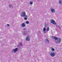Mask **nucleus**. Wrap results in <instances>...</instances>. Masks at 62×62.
Returning a JSON list of instances; mask_svg holds the SVG:
<instances>
[{
	"mask_svg": "<svg viewBox=\"0 0 62 62\" xmlns=\"http://www.w3.org/2000/svg\"><path fill=\"white\" fill-rule=\"evenodd\" d=\"M54 39H55L56 40H57V42H55L56 43H59L61 41V38H58L57 37H56L55 36L54 37Z\"/></svg>",
	"mask_w": 62,
	"mask_h": 62,
	"instance_id": "obj_1",
	"label": "nucleus"
},
{
	"mask_svg": "<svg viewBox=\"0 0 62 62\" xmlns=\"http://www.w3.org/2000/svg\"><path fill=\"white\" fill-rule=\"evenodd\" d=\"M21 16L22 17H28V16L26 15L25 12H23L22 13Z\"/></svg>",
	"mask_w": 62,
	"mask_h": 62,
	"instance_id": "obj_2",
	"label": "nucleus"
},
{
	"mask_svg": "<svg viewBox=\"0 0 62 62\" xmlns=\"http://www.w3.org/2000/svg\"><path fill=\"white\" fill-rule=\"evenodd\" d=\"M18 51V48H16L15 49L13 50L12 51V53H15L16 52H17Z\"/></svg>",
	"mask_w": 62,
	"mask_h": 62,
	"instance_id": "obj_3",
	"label": "nucleus"
},
{
	"mask_svg": "<svg viewBox=\"0 0 62 62\" xmlns=\"http://www.w3.org/2000/svg\"><path fill=\"white\" fill-rule=\"evenodd\" d=\"M50 22L51 23H53L55 25L56 24V23H55V22L54 20H51Z\"/></svg>",
	"mask_w": 62,
	"mask_h": 62,
	"instance_id": "obj_4",
	"label": "nucleus"
},
{
	"mask_svg": "<svg viewBox=\"0 0 62 62\" xmlns=\"http://www.w3.org/2000/svg\"><path fill=\"white\" fill-rule=\"evenodd\" d=\"M30 36L29 35H28L26 39V40L27 41H29L30 40V38H29Z\"/></svg>",
	"mask_w": 62,
	"mask_h": 62,
	"instance_id": "obj_5",
	"label": "nucleus"
},
{
	"mask_svg": "<svg viewBox=\"0 0 62 62\" xmlns=\"http://www.w3.org/2000/svg\"><path fill=\"white\" fill-rule=\"evenodd\" d=\"M55 53H51L50 55L51 56H52V57L54 56V55H55Z\"/></svg>",
	"mask_w": 62,
	"mask_h": 62,
	"instance_id": "obj_6",
	"label": "nucleus"
},
{
	"mask_svg": "<svg viewBox=\"0 0 62 62\" xmlns=\"http://www.w3.org/2000/svg\"><path fill=\"white\" fill-rule=\"evenodd\" d=\"M50 10L51 11L52 13H54V12H55V10L54 9H50Z\"/></svg>",
	"mask_w": 62,
	"mask_h": 62,
	"instance_id": "obj_7",
	"label": "nucleus"
},
{
	"mask_svg": "<svg viewBox=\"0 0 62 62\" xmlns=\"http://www.w3.org/2000/svg\"><path fill=\"white\" fill-rule=\"evenodd\" d=\"M21 26L23 27H24L25 26V24L24 23H23L21 24Z\"/></svg>",
	"mask_w": 62,
	"mask_h": 62,
	"instance_id": "obj_8",
	"label": "nucleus"
},
{
	"mask_svg": "<svg viewBox=\"0 0 62 62\" xmlns=\"http://www.w3.org/2000/svg\"><path fill=\"white\" fill-rule=\"evenodd\" d=\"M23 33L24 35H26L28 34V32H27V31H24L23 32Z\"/></svg>",
	"mask_w": 62,
	"mask_h": 62,
	"instance_id": "obj_9",
	"label": "nucleus"
},
{
	"mask_svg": "<svg viewBox=\"0 0 62 62\" xmlns=\"http://www.w3.org/2000/svg\"><path fill=\"white\" fill-rule=\"evenodd\" d=\"M62 1L61 0H60L59 1V3L60 4H61V3H62Z\"/></svg>",
	"mask_w": 62,
	"mask_h": 62,
	"instance_id": "obj_10",
	"label": "nucleus"
},
{
	"mask_svg": "<svg viewBox=\"0 0 62 62\" xmlns=\"http://www.w3.org/2000/svg\"><path fill=\"white\" fill-rule=\"evenodd\" d=\"M46 30V29L45 27L43 29V31H45Z\"/></svg>",
	"mask_w": 62,
	"mask_h": 62,
	"instance_id": "obj_11",
	"label": "nucleus"
},
{
	"mask_svg": "<svg viewBox=\"0 0 62 62\" xmlns=\"http://www.w3.org/2000/svg\"><path fill=\"white\" fill-rule=\"evenodd\" d=\"M26 23L27 24H29V22L28 21H26Z\"/></svg>",
	"mask_w": 62,
	"mask_h": 62,
	"instance_id": "obj_12",
	"label": "nucleus"
},
{
	"mask_svg": "<svg viewBox=\"0 0 62 62\" xmlns=\"http://www.w3.org/2000/svg\"><path fill=\"white\" fill-rule=\"evenodd\" d=\"M49 30V27H48L47 29H46V31H48Z\"/></svg>",
	"mask_w": 62,
	"mask_h": 62,
	"instance_id": "obj_13",
	"label": "nucleus"
},
{
	"mask_svg": "<svg viewBox=\"0 0 62 62\" xmlns=\"http://www.w3.org/2000/svg\"><path fill=\"white\" fill-rule=\"evenodd\" d=\"M30 5H32V4H33V2H32V1H31L30 2Z\"/></svg>",
	"mask_w": 62,
	"mask_h": 62,
	"instance_id": "obj_14",
	"label": "nucleus"
},
{
	"mask_svg": "<svg viewBox=\"0 0 62 62\" xmlns=\"http://www.w3.org/2000/svg\"><path fill=\"white\" fill-rule=\"evenodd\" d=\"M19 44L20 45V46H22L23 45V44H22V43H19Z\"/></svg>",
	"mask_w": 62,
	"mask_h": 62,
	"instance_id": "obj_15",
	"label": "nucleus"
},
{
	"mask_svg": "<svg viewBox=\"0 0 62 62\" xmlns=\"http://www.w3.org/2000/svg\"><path fill=\"white\" fill-rule=\"evenodd\" d=\"M28 17H24V19L25 20H27V18Z\"/></svg>",
	"mask_w": 62,
	"mask_h": 62,
	"instance_id": "obj_16",
	"label": "nucleus"
},
{
	"mask_svg": "<svg viewBox=\"0 0 62 62\" xmlns=\"http://www.w3.org/2000/svg\"><path fill=\"white\" fill-rule=\"evenodd\" d=\"M46 41H47V42H49V40L48 39H46Z\"/></svg>",
	"mask_w": 62,
	"mask_h": 62,
	"instance_id": "obj_17",
	"label": "nucleus"
},
{
	"mask_svg": "<svg viewBox=\"0 0 62 62\" xmlns=\"http://www.w3.org/2000/svg\"><path fill=\"white\" fill-rule=\"evenodd\" d=\"M9 7H10V8H11V7L12 6L10 4L9 5Z\"/></svg>",
	"mask_w": 62,
	"mask_h": 62,
	"instance_id": "obj_18",
	"label": "nucleus"
},
{
	"mask_svg": "<svg viewBox=\"0 0 62 62\" xmlns=\"http://www.w3.org/2000/svg\"><path fill=\"white\" fill-rule=\"evenodd\" d=\"M52 51H54V48H52Z\"/></svg>",
	"mask_w": 62,
	"mask_h": 62,
	"instance_id": "obj_19",
	"label": "nucleus"
},
{
	"mask_svg": "<svg viewBox=\"0 0 62 62\" xmlns=\"http://www.w3.org/2000/svg\"><path fill=\"white\" fill-rule=\"evenodd\" d=\"M26 28L25 27V28L23 29V30H26Z\"/></svg>",
	"mask_w": 62,
	"mask_h": 62,
	"instance_id": "obj_20",
	"label": "nucleus"
},
{
	"mask_svg": "<svg viewBox=\"0 0 62 62\" xmlns=\"http://www.w3.org/2000/svg\"><path fill=\"white\" fill-rule=\"evenodd\" d=\"M58 28H60V29L61 28V27H60V26H58Z\"/></svg>",
	"mask_w": 62,
	"mask_h": 62,
	"instance_id": "obj_21",
	"label": "nucleus"
},
{
	"mask_svg": "<svg viewBox=\"0 0 62 62\" xmlns=\"http://www.w3.org/2000/svg\"><path fill=\"white\" fill-rule=\"evenodd\" d=\"M7 26H9V24H7Z\"/></svg>",
	"mask_w": 62,
	"mask_h": 62,
	"instance_id": "obj_22",
	"label": "nucleus"
},
{
	"mask_svg": "<svg viewBox=\"0 0 62 62\" xmlns=\"http://www.w3.org/2000/svg\"><path fill=\"white\" fill-rule=\"evenodd\" d=\"M45 27H46V24L45 25Z\"/></svg>",
	"mask_w": 62,
	"mask_h": 62,
	"instance_id": "obj_23",
	"label": "nucleus"
},
{
	"mask_svg": "<svg viewBox=\"0 0 62 62\" xmlns=\"http://www.w3.org/2000/svg\"><path fill=\"white\" fill-rule=\"evenodd\" d=\"M44 31V33H46V31Z\"/></svg>",
	"mask_w": 62,
	"mask_h": 62,
	"instance_id": "obj_24",
	"label": "nucleus"
},
{
	"mask_svg": "<svg viewBox=\"0 0 62 62\" xmlns=\"http://www.w3.org/2000/svg\"><path fill=\"white\" fill-rule=\"evenodd\" d=\"M56 26H57V25H56Z\"/></svg>",
	"mask_w": 62,
	"mask_h": 62,
	"instance_id": "obj_25",
	"label": "nucleus"
}]
</instances>
